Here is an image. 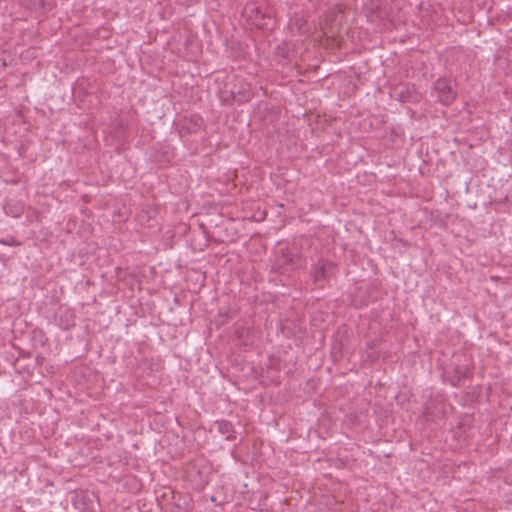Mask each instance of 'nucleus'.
I'll use <instances>...</instances> for the list:
<instances>
[{
    "label": "nucleus",
    "instance_id": "1a4fd4ad",
    "mask_svg": "<svg viewBox=\"0 0 512 512\" xmlns=\"http://www.w3.org/2000/svg\"><path fill=\"white\" fill-rule=\"evenodd\" d=\"M0 244L7 246H19L20 242L14 237H9L7 239H0Z\"/></svg>",
    "mask_w": 512,
    "mask_h": 512
},
{
    "label": "nucleus",
    "instance_id": "20e7f679",
    "mask_svg": "<svg viewBox=\"0 0 512 512\" xmlns=\"http://www.w3.org/2000/svg\"><path fill=\"white\" fill-rule=\"evenodd\" d=\"M438 100L443 105H450L456 98V91L453 89L451 82L446 78H439L434 85Z\"/></svg>",
    "mask_w": 512,
    "mask_h": 512
},
{
    "label": "nucleus",
    "instance_id": "423d86ee",
    "mask_svg": "<svg viewBox=\"0 0 512 512\" xmlns=\"http://www.w3.org/2000/svg\"><path fill=\"white\" fill-rule=\"evenodd\" d=\"M214 426L217 431L222 435H227L226 440L232 441L235 440V431L232 423L228 420H217L214 422Z\"/></svg>",
    "mask_w": 512,
    "mask_h": 512
},
{
    "label": "nucleus",
    "instance_id": "f03ea898",
    "mask_svg": "<svg viewBox=\"0 0 512 512\" xmlns=\"http://www.w3.org/2000/svg\"><path fill=\"white\" fill-rule=\"evenodd\" d=\"M391 96L401 103H418L422 99V95L416 90L415 85L411 83H400L396 85Z\"/></svg>",
    "mask_w": 512,
    "mask_h": 512
},
{
    "label": "nucleus",
    "instance_id": "39448f33",
    "mask_svg": "<svg viewBox=\"0 0 512 512\" xmlns=\"http://www.w3.org/2000/svg\"><path fill=\"white\" fill-rule=\"evenodd\" d=\"M288 28L293 35L308 36L310 34V26L307 19L297 14L290 18Z\"/></svg>",
    "mask_w": 512,
    "mask_h": 512
},
{
    "label": "nucleus",
    "instance_id": "7ed1b4c3",
    "mask_svg": "<svg viewBox=\"0 0 512 512\" xmlns=\"http://www.w3.org/2000/svg\"><path fill=\"white\" fill-rule=\"evenodd\" d=\"M335 269V264L329 260L320 258L311 266L310 277L314 284L328 280Z\"/></svg>",
    "mask_w": 512,
    "mask_h": 512
},
{
    "label": "nucleus",
    "instance_id": "f257e3e1",
    "mask_svg": "<svg viewBox=\"0 0 512 512\" xmlns=\"http://www.w3.org/2000/svg\"><path fill=\"white\" fill-rule=\"evenodd\" d=\"M449 374V382L454 387H459L462 382L472 377L470 364L464 354H457L446 371Z\"/></svg>",
    "mask_w": 512,
    "mask_h": 512
},
{
    "label": "nucleus",
    "instance_id": "9d476101",
    "mask_svg": "<svg viewBox=\"0 0 512 512\" xmlns=\"http://www.w3.org/2000/svg\"><path fill=\"white\" fill-rule=\"evenodd\" d=\"M277 51H278V54H279V55H281V56H283V57H286V56H287V55H286V51H285V49H284V48H280V47H278V48H277Z\"/></svg>",
    "mask_w": 512,
    "mask_h": 512
},
{
    "label": "nucleus",
    "instance_id": "0eeeda50",
    "mask_svg": "<svg viewBox=\"0 0 512 512\" xmlns=\"http://www.w3.org/2000/svg\"><path fill=\"white\" fill-rule=\"evenodd\" d=\"M282 259L284 265L291 266L292 269H299L301 267V255L293 253L288 250H282Z\"/></svg>",
    "mask_w": 512,
    "mask_h": 512
},
{
    "label": "nucleus",
    "instance_id": "6e6552de",
    "mask_svg": "<svg viewBox=\"0 0 512 512\" xmlns=\"http://www.w3.org/2000/svg\"><path fill=\"white\" fill-rule=\"evenodd\" d=\"M232 96L234 100L238 103H245L251 99V92L248 90H244L243 92H239L238 96L232 91Z\"/></svg>",
    "mask_w": 512,
    "mask_h": 512
}]
</instances>
